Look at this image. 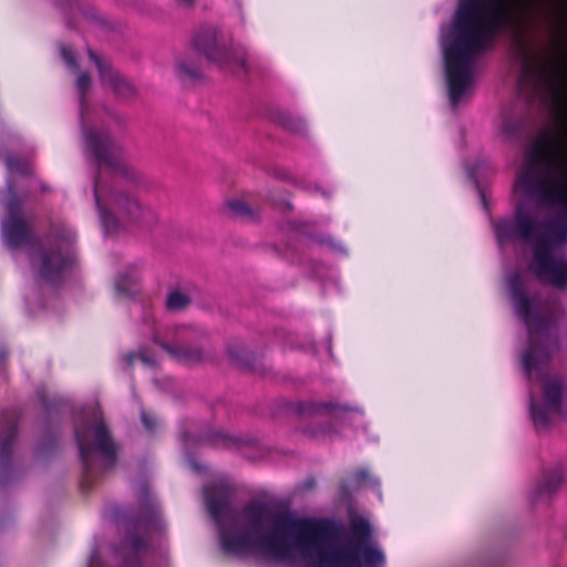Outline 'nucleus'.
Segmentation results:
<instances>
[{
    "mask_svg": "<svg viewBox=\"0 0 567 567\" xmlns=\"http://www.w3.org/2000/svg\"><path fill=\"white\" fill-rule=\"evenodd\" d=\"M563 393L564 382L557 378H549L543 383L544 402H537L534 394L530 395V417L537 431L547 430L553 417L560 413Z\"/></svg>",
    "mask_w": 567,
    "mask_h": 567,
    "instance_id": "12",
    "label": "nucleus"
},
{
    "mask_svg": "<svg viewBox=\"0 0 567 567\" xmlns=\"http://www.w3.org/2000/svg\"><path fill=\"white\" fill-rule=\"evenodd\" d=\"M503 132L509 138H520L524 133V124L518 120L507 118L503 123Z\"/></svg>",
    "mask_w": 567,
    "mask_h": 567,
    "instance_id": "28",
    "label": "nucleus"
},
{
    "mask_svg": "<svg viewBox=\"0 0 567 567\" xmlns=\"http://www.w3.org/2000/svg\"><path fill=\"white\" fill-rule=\"evenodd\" d=\"M195 337L196 331L193 328L178 326L167 330L164 339L157 332H154L152 340L173 361L190 365L204 360V350L198 346L192 344Z\"/></svg>",
    "mask_w": 567,
    "mask_h": 567,
    "instance_id": "11",
    "label": "nucleus"
},
{
    "mask_svg": "<svg viewBox=\"0 0 567 567\" xmlns=\"http://www.w3.org/2000/svg\"><path fill=\"white\" fill-rule=\"evenodd\" d=\"M218 436H220L223 439L225 446H228L230 443L234 442V440L231 437H228V436H226L224 434H219Z\"/></svg>",
    "mask_w": 567,
    "mask_h": 567,
    "instance_id": "36",
    "label": "nucleus"
},
{
    "mask_svg": "<svg viewBox=\"0 0 567 567\" xmlns=\"http://www.w3.org/2000/svg\"><path fill=\"white\" fill-rule=\"evenodd\" d=\"M75 440L83 467L80 486L86 493L107 470L115 466L117 446L103 420L95 422L92 427H76Z\"/></svg>",
    "mask_w": 567,
    "mask_h": 567,
    "instance_id": "8",
    "label": "nucleus"
},
{
    "mask_svg": "<svg viewBox=\"0 0 567 567\" xmlns=\"http://www.w3.org/2000/svg\"><path fill=\"white\" fill-rule=\"evenodd\" d=\"M175 1L177 2L178 6L188 8V7H192L196 0H175Z\"/></svg>",
    "mask_w": 567,
    "mask_h": 567,
    "instance_id": "35",
    "label": "nucleus"
},
{
    "mask_svg": "<svg viewBox=\"0 0 567 567\" xmlns=\"http://www.w3.org/2000/svg\"><path fill=\"white\" fill-rule=\"evenodd\" d=\"M369 477H370L369 471L364 470V468H360L353 473L352 484L355 487H361L368 482Z\"/></svg>",
    "mask_w": 567,
    "mask_h": 567,
    "instance_id": "31",
    "label": "nucleus"
},
{
    "mask_svg": "<svg viewBox=\"0 0 567 567\" xmlns=\"http://www.w3.org/2000/svg\"><path fill=\"white\" fill-rule=\"evenodd\" d=\"M278 122L284 128L291 133L303 135L307 132V125L305 121L291 114L279 115Z\"/></svg>",
    "mask_w": 567,
    "mask_h": 567,
    "instance_id": "21",
    "label": "nucleus"
},
{
    "mask_svg": "<svg viewBox=\"0 0 567 567\" xmlns=\"http://www.w3.org/2000/svg\"><path fill=\"white\" fill-rule=\"evenodd\" d=\"M136 497L140 512L127 529L126 540L131 551L124 555L121 567H143L140 553L147 549L145 536L161 528V511L146 482L140 485Z\"/></svg>",
    "mask_w": 567,
    "mask_h": 567,
    "instance_id": "9",
    "label": "nucleus"
},
{
    "mask_svg": "<svg viewBox=\"0 0 567 567\" xmlns=\"http://www.w3.org/2000/svg\"><path fill=\"white\" fill-rule=\"evenodd\" d=\"M228 353H229L230 358L238 364H240L245 368L252 367V354L244 346H238V344L230 346L228 348Z\"/></svg>",
    "mask_w": 567,
    "mask_h": 567,
    "instance_id": "24",
    "label": "nucleus"
},
{
    "mask_svg": "<svg viewBox=\"0 0 567 567\" xmlns=\"http://www.w3.org/2000/svg\"><path fill=\"white\" fill-rule=\"evenodd\" d=\"M563 483V470L560 466L544 472L540 482L537 484L533 498L535 502L555 494Z\"/></svg>",
    "mask_w": 567,
    "mask_h": 567,
    "instance_id": "19",
    "label": "nucleus"
},
{
    "mask_svg": "<svg viewBox=\"0 0 567 567\" xmlns=\"http://www.w3.org/2000/svg\"><path fill=\"white\" fill-rule=\"evenodd\" d=\"M2 239L7 247L17 249L34 244L33 235L23 218L3 219ZM38 257L32 258V267L42 281L52 286L60 285L66 271L73 266V255L64 251L56 241L44 246L37 240Z\"/></svg>",
    "mask_w": 567,
    "mask_h": 567,
    "instance_id": "6",
    "label": "nucleus"
},
{
    "mask_svg": "<svg viewBox=\"0 0 567 567\" xmlns=\"http://www.w3.org/2000/svg\"><path fill=\"white\" fill-rule=\"evenodd\" d=\"M144 321L150 324V326H153L154 323V318H153V313L151 310H146L145 313H144Z\"/></svg>",
    "mask_w": 567,
    "mask_h": 567,
    "instance_id": "34",
    "label": "nucleus"
},
{
    "mask_svg": "<svg viewBox=\"0 0 567 567\" xmlns=\"http://www.w3.org/2000/svg\"><path fill=\"white\" fill-rule=\"evenodd\" d=\"M61 55H62L63 61L65 62V64L70 69H72V70H76L78 69L76 59H75L72 50H70L66 47H62L61 48Z\"/></svg>",
    "mask_w": 567,
    "mask_h": 567,
    "instance_id": "32",
    "label": "nucleus"
},
{
    "mask_svg": "<svg viewBox=\"0 0 567 567\" xmlns=\"http://www.w3.org/2000/svg\"><path fill=\"white\" fill-rule=\"evenodd\" d=\"M226 208L229 214L234 217L252 218L254 212L250 207L241 199H231L226 203Z\"/></svg>",
    "mask_w": 567,
    "mask_h": 567,
    "instance_id": "26",
    "label": "nucleus"
},
{
    "mask_svg": "<svg viewBox=\"0 0 567 567\" xmlns=\"http://www.w3.org/2000/svg\"><path fill=\"white\" fill-rule=\"evenodd\" d=\"M511 21L505 0H460L452 40L444 47L446 73H472L473 61Z\"/></svg>",
    "mask_w": 567,
    "mask_h": 567,
    "instance_id": "4",
    "label": "nucleus"
},
{
    "mask_svg": "<svg viewBox=\"0 0 567 567\" xmlns=\"http://www.w3.org/2000/svg\"><path fill=\"white\" fill-rule=\"evenodd\" d=\"M523 72L527 76H535L538 74H545L546 70L544 68H538L535 62L530 59L528 54L524 55L523 62Z\"/></svg>",
    "mask_w": 567,
    "mask_h": 567,
    "instance_id": "30",
    "label": "nucleus"
},
{
    "mask_svg": "<svg viewBox=\"0 0 567 567\" xmlns=\"http://www.w3.org/2000/svg\"><path fill=\"white\" fill-rule=\"evenodd\" d=\"M6 164L11 174L28 175L30 173L29 163L14 155L6 157Z\"/></svg>",
    "mask_w": 567,
    "mask_h": 567,
    "instance_id": "27",
    "label": "nucleus"
},
{
    "mask_svg": "<svg viewBox=\"0 0 567 567\" xmlns=\"http://www.w3.org/2000/svg\"><path fill=\"white\" fill-rule=\"evenodd\" d=\"M296 411L302 417H319L338 422L342 420L348 412L353 411V409L333 402L303 401L296 404Z\"/></svg>",
    "mask_w": 567,
    "mask_h": 567,
    "instance_id": "16",
    "label": "nucleus"
},
{
    "mask_svg": "<svg viewBox=\"0 0 567 567\" xmlns=\"http://www.w3.org/2000/svg\"><path fill=\"white\" fill-rule=\"evenodd\" d=\"M89 55L99 70L102 84L110 87L117 99L126 101L135 97L136 89L126 78L94 51L89 50Z\"/></svg>",
    "mask_w": 567,
    "mask_h": 567,
    "instance_id": "15",
    "label": "nucleus"
},
{
    "mask_svg": "<svg viewBox=\"0 0 567 567\" xmlns=\"http://www.w3.org/2000/svg\"><path fill=\"white\" fill-rule=\"evenodd\" d=\"M190 303V298L176 289L168 293L165 306L169 311H181L187 308Z\"/></svg>",
    "mask_w": 567,
    "mask_h": 567,
    "instance_id": "23",
    "label": "nucleus"
},
{
    "mask_svg": "<svg viewBox=\"0 0 567 567\" xmlns=\"http://www.w3.org/2000/svg\"><path fill=\"white\" fill-rule=\"evenodd\" d=\"M175 69L181 79L195 81L202 76L199 64L193 56L187 54L176 59Z\"/></svg>",
    "mask_w": 567,
    "mask_h": 567,
    "instance_id": "20",
    "label": "nucleus"
},
{
    "mask_svg": "<svg viewBox=\"0 0 567 567\" xmlns=\"http://www.w3.org/2000/svg\"><path fill=\"white\" fill-rule=\"evenodd\" d=\"M196 52L223 70L233 73H248L247 51L240 45L228 47L220 30L212 25L198 29L192 39Z\"/></svg>",
    "mask_w": 567,
    "mask_h": 567,
    "instance_id": "10",
    "label": "nucleus"
},
{
    "mask_svg": "<svg viewBox=\"0 0 567 567\" xmlns=\"http://www.w3.org/2000/svg\"><path fill=\"white\" fill-rule=\"evenodd\" d=\"M534 267L539 280L557 288L567 287V261L555 259L544 238L534 249Z\"/></svg>",
    "mask_w": 567,
    "mask_h": 567,
    "instance_id": "13",
    "label": "nucleus"
},
{
    "mask_svg": "<svg viewBox=\"0 0 567 567\" xmlns=\"http://www.w3.org/2000/svg\"><path fill=\"white\" fill-rule=\"evenodd\" d=\"M19 421V414L14 410L4 412L0 417V464L2 465H8L11 461Z\"/></svg>",
    "mask_w": 567,
    "mask_h": 567,
    "instance_id": "17",
    "label": "nucleus"
},
{
    "mask_svg": "<svg viewBox=\"0 0 567 567\" xmlns=\"http://www.w3.org/2000/svg\"><path fill=\"white\" fill-rule=\"evenodd\" d=\"M91 86L89 73L81 72L76 79L80 94V116L85 151L99 166L94 177V199L100 221L106 234H114L120 228V219L143 224L153 219V212L138 198L124 188L123 182L136 185L140 174L127 166L122 157V150L105 130L87 127L86 93Z\"/></svg>",
    "mask_w": 567,
    "mask_h": 567,
    "instance_id": "2",
    "label": "nucleus"
},
{
    "mask_svg": "<svg viewBox=\"0 0 567 567\" xmlns=\"http://www.w3.org/2000/svg\"><path fill=\"white\" fill-rule=\"evenodd\" d=\"M508 288L516 313L523 319L528 330V349L523 354V365L528 375L549 360L548 346L550 317L535 310L527 296L524 281L518 272L508 279Z\"/></svg>",
    "mask_w": 567,
    "mask_h": 567,
    "instance_id": "7",
    "label": "nucleus"
},
{
    "mask_svg": "<svg viewBox=\"0 0 567 567\" xmlns=\"http://www.w3.org/2000/svg\"><path fill=\"white\" fill-rule=\"evenodd\" d=\"M207 512L218 526L220 547L225 554L243 556L258 551L265 558L292 563L300 557L298 518L288 512L276 513L269 504L250 499L241 508L248 530L234 534L224 524L235 516L231 492L221 483L204 487Z\"/></svg>",
    "mask_w": 567,
    "mask_h": 567,
    "instance_id": "1",
    "label": "nucleus"
},
{
    "mask_svg": "<svg viewBox=\"0 0 567 567\" xmlns=\"http://www.w3.org/2000/svg\"><path fill=\"white\" fill-rule=\"evenodd\" d=\"M543 225L522 208H517L514 219H499L494 224L498 241L505 243L519 238L524 241H534Z\"/></svg>",
    "mask_w": 567,
    "mask_h": 567,
    "instance_id": "14",
    "label": "nucleus"
},
{
    "mask_svg": "<svg viewBox=\"0 0 567 567\" xmlns=\"http://www.w3.org/2000/svg\"><path fill=\"white\" fill-rule=\"evenodd\" d=\"M526 161L516 187L526 196L538 197L542 203L567 212V156L559 142L547 134L540 135L528 150Z\"/></svg>",
    "mask_w": 567,
    "mask_h": 567,
    "instance_id": "5",
    "label": "nucleus"
},
{
    "mask_svg": "<svg viewBox=\"0 0 567 567\" xmlns=\"http://www.w3.org/2000/svg\"><path fill=\"white\" fill-rule=\"evenodd\" d=\"M298 525L305 567H384V555L371 545V527L363 518L351 519L346 542L343 526L331 519L301 517Z\"/></svg>",
    "mask_w": 567,
    "mask_h": 567,
    "instance_id": "3",
    "label": "nucleus"
},
{
    "mask_svg": "<svg viewBox=\"0 0 567 567\" xmlns=\"http://www.w3.org/2000/svg\"><path fill=\"white\" fill-rule=\"evenodd\" d=\"M561 214L547 223H540L543 227L538 230L534 238L535 247L539 245L544 238L548 244V249L551 251L553 245H563L567 241V212L561 207Z\"/></svg>",
    "mask_w": 567,
    "mask_h": 567,
    "instance_id": "18",
    "label": "nucleus"
},
{
    "mask_svg": "<svg viewBox=\"0 0 567 567\" xmlns=\"http://www.w3.org/2000/svg\"><path fill=\"white\" fill-rule=\"evenodd\" d=\"M123 359L128 367H133L136 359H140L146 365L155 364V360L146 350H140L138 352H128L124 355Z\"/></svg>",
    "mask_w": 567,
    "mask_h": 567,
    "instance_id": "29",
    "label": "nucleus"
},
{
    "mask_svg": "<svg viewBox=\"0 0 567 567\" xmlns=\"http://www.w3.org/2000/svg\"><path fill=\"white\" fill-rule=\"evenodd\" d=\"M142 423L148 431H154L156 427V417L145 411L142 412L141 415Z\"/></svg>",
    "mask_w": 567,
    "mask_h": 567,
    "instance_id": "33",
    "label": "nucleus"
},
{
    "mask_svg": "<svg viewBox=\"0 0 567 567\" xmlns=\"http://www.w3.org/2000/svg\"><path fill=\"white\" fill-rule=\"evenodd\" d=\"M137 278L131 275H121L115 281L116 292L122 297H130L135 292Z\"/></svg>",
    "mask_w": 567,
    "mask_h": 567,
    "instance_id": "25",
    "label": "nucleus"
},
{
    "mask_svg": "<svg viewBox=\"0 0 567 567\" xmlns=\"http://www.w3.org/2000/svg\"><path fill=\"white\" fill-rule=\"evenodd\" d=\"M7 187L10 193V197L6 204V209L8 214L6 219L23 218L21 212V202L16 194L13 183L11 181H8Z\"/></svg>",
    "mask_w": 567,
    "mask_h": 567,
    "instance_id": "22",
    "label": "nucleus"
}]
</instances>
